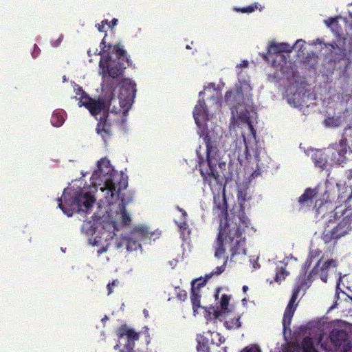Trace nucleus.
Returning <instances> with one entry per match:
<instances>
[{
    "mask_svg": "<svg viewBox=\"0 0 352 352\" xmlns=\"http://www.w3.org/2000/svg\"><path fill=\"white\" fill-rule=\"evenodd\" d=\"M241 352H261V351L258 346L250 345L244 348Z\"/></svg>",
    "mask_w": 352,
    "mask_h": 352,
    "instance_id": "42",
    "label": "nucleus"
},
{
    "mask_svg": "<svg viewBox=\"0 0 352 352\" xmlns=\"http://www.w3.org/2000/svg\"><path fill=\"white\" fill-rule=\"evenodd\" d=\"M204 310V316L207 320V322H215L217 320H222L223 318L221 316V312L219 307L214 308L213 306L201 307Z\"/></svg>",
    "mask_w": 352,
    "mask_h": 352,
    "instance_id": "18",
    "label": "nucleus"
},
{
    "mask_svg": "<svg viewBox=\"0 0 352 352\" xmlns=\"http://www.w3.org/2000/svg\"><path fill=\"white\" fill-rule=\"evenodd\" d=\"M105 37L100 43L101 50L98 54L102 57L99 66L102 69L103 77L109 76L116 78L123 74L126 67L131 65V60L120 43L114 45L106 44Z\"/></svg>",
    "mask_w": 352,
    "mask_h": 352,
    "instance_id": "3",
    "label": "nucleus"
},
{
    "mask_svg": "<svg viewBox=\"0 0 352 352\" xmlns=\"http://www.w3.org/2000/svg\"><path fill=\"white\" fill-rule=\"evenodd\" d=\"M345 175L349 182L352 181V169L347 170Z\"/></svg>",
    "mask_w": 352,
    "mask_h": 352,
    "instance_id": "51",
    "label": "nucleus"
},
{
    "mask_svg": "<svg viewBox=\"0 0 352 352\" xmlns=\"http://www.w3.org/2000/svg\"><path fill=\"white\" fill-rule=\"evenodd\" d=\"M327 27L330 28L333 33L338 36L340 34V30H338V17L330 18L329 20L324 21Z\"/></svg>",
    "mask_w": 352,
    "mask_h": 352,
    "instance_id": "31",
    "label": "nucleus"
},
{
    "mask_svg": "<svg viewBox=\"0 0 352 352\" xmlns=\"http://www.w3.org/2000/svg\"><path fill=\"white\" fill-rule=\"evenodd\" d=\"M296 299L290 298L289 301L287 304V306L286 307V309L289 310H294L296 311L297 307V304L296 303Z\"/></svg>",
    "mask_w": 352,
    "mask_h": 352,
    "instance_id": "44",
    "label": "nucleus"
},
{
    "mask_svg": "<svg viewBox=\"0 0 352 352\" xmlns=\"http://www.w3.org/2000/svg\"><path fill=\"white\" fill-rule=\"evenodd\" d=\"M250 129H251L252 131H254V135H255V131H254V128H253V126H252V125L251 124H250Z\"/></svg>",
    "mask_w": 352,
    "mask_h": 352,
    "instance_id": "61",
    "label": "nucleus"
},
{
    "mask_svg": "<svg viewBox=\"0 0 352 352\" xmlns=\"http://www.w3.org/2000/svg\"><path fill=\"white\" fill-rule=\"evenodd\" d=\"M340 118L334 117H327L324 120V124L328 127H338L340 125Z\"/></svg>",
    "mask_w": 352,
    "mask_h": 352,
    "instance_id": "36",
    "label": "nucleus"
},
{
    "mask_svg": "<svg viewBox=\"0 0 352 352\" xmlns=\"http://www.w3.org/2000/svg\"><path fill=\"white\" fill-rule=\"evenodd\" d=\"M129 329L127 327L126 324L122 325L117 330V336H118L119 338H121L124 336H126V332Z\"/></svg>",
    "mask_w": 352,
    "mask_h": 352,
    "instance_id": "40",
    "label": "nucleus"
},
{
    "mask_svg": "<svg viewBox=\"0 0 352 352\" xmlns=\"http://www.w3.org/2000/svg\"><path fill=\"white\" fill-rule=\"evenodd\" d=\"M120 210L121 216H122V225H124V226L129 225L131 219L129 214L127 212V211L125 208V206L123 204L120 207Z\"/></svg>",
    "mask_w": 352,
    "mask_h": 352,
    "instance_id": "35",
    "label": "nucleus"
},
{
    "mask_svg": "<svg viewBox=\"0 0 352 352\" xmlns=\"http://www.w3.org/2000/svg\"><path fill=\"white\" fill-rule=\"evenodd\" d=\"M352 142L351 127L345 128L338 142L330 144L327 148V155L334 164L342 165L348 160V155L352 153L349 143Z\"/></svg>",
    "mask_w": 352,
    "mask_h": 352,
    "instance_id": "6",
    "label": "nucleus"
},
{
    "mask_svg": "<svg viewBox=\"0 0 352 352\" xmlns=\"http://www.w3.org/2000/svg\"><path fill=\"white\" fill-rule=\"evenodd\" d=\"M287 265V263L284 261L280 262V264L277 265L274 278L276 282H281L289 275V272L286 270Z\"/></svg>",
    "mask_w": 352,
    "mask_h": 352,
    "instance_id": "22",
    "label": "nucleus"
},
{
    "mask_svg": "<svg viewBox=\"0 0 352 352\" xmlns=\"http://www.w3.org/2000/svg\"><path fill=\"white\" fill-rule=\"evenodd\" d=\"M240 316L234 317L230 320H226L224 322V326L228 329H238L241 327Z\"/></svg>",
    "mask_w": 352,
    "mask_h": 352,
    "instance_id": "33",
    "label": "nucleus"
},
{
    "mask_svg": "<svg viewBox=\"0 0 352 352\" xmlns=\"http://www.w3.org/2000/svg\"><path fill=\"white\" fill-rule=\"evenodd\" d=\"M180 228L182 229H186V227H187V223L186 221H184L181 223V225L179 226Z\"/></svg>",
    "mask_w": 352,
    "mask_h": 352,
    "instance_id": "54",
    "label": "nucleus"
},
{
    "mask_svg": "<svg viewBox=\"0 0 352 352\" xmlns=\"http://www.w3.org/2000/svg\"><path fill=\"white\" fill-rule=\"evenodd\" d=\"M318 41H319V43H320V45H324L323 43H324V42H322V41H320V39H318Z\"/></svg>",
    "mask_w": 352,
    "mask_h": 352,
    "instance_id": "63",
    "label": "nucleus"
},
{
    "mask_svg": "<svg viewBox=\"0 0 352 352\" xmlns=\"http://www.w3.org/2000/svg\"><path fill=\"white\" fill-rule=\"evenodd\" d=\"M318 192L316 189L307 188L304 193L299 197L298 202L302 207H309L312 205Z\"/></svg>",
    "mask_w": 352,
    "mask_h": 352,
    "instance_id": "17",
    "label": "nucleus"
},
{
    "mask_svg": "<svg viewBox=\"0 0 352 352\" xmlns=\"http://www.w3.org/2000/svg\"><path fill=\"white\" fill-rule=\"evenodd\" d=\"M204 141L206 146V159L199 155L198 166L200 174L205 184H208L214 194L213 211L219 217H224L220 220L218 236L222 238L226 242L230 243L231 258L236 254H245L244 248L245 237L243 233L248 228L250 220L245 215L244 207L241 203L237 208H240V214L228 218V204L225 195V185L223 176L221 175L217 170V165L220 169L224 168L225 163L220 162L219 151L214 142L212 141L207 132L204 134Z\"/></svg>",
    "mask_w": 352,
    "mask_h": 352,
    "instance_id": "1",
    "label": "nucleus"
},
{
    "mask_svg": "<svg viewBox=\"0 0 352 352\" xmlns=\"http://www.w3.org/2000/svg\"><path fill=\"white\" fill-rule=\"evenodd\" d=\"M303 352H318L314 346L313 340L309 337H306L301 342Z\"/></svg>",
    "mask_w": 352,
    "mask_h": 352,
    "instance_id": "30",
    "label": "nucleus"
},
{
    "mask_svg": "<svg viewBox=\"0 0 352 352\" xmlns=\"http://www.w3.org/2000/svg\"><path fill=\"white\" fill-rule=\"evenodd\" d=\"M225 240L217 236V247L214 252V256L217 258H221L225 254L226 250L223 247V241Z\"/></svg>",
    "mask_w": 352,
    "mask_h": 352,
    "instance_id": "32",
    "label": "nucleus"
},
{
    "mask_svg": "<svg viewBox=\"0 0 352 352\" xmlns=\"http://www.w3.org/2000/svg\"><path fill=\"white\" fill-rule=\"evenodd\" d=\"M331 342L337 352H348L351 348L348 334L343 329H333L329 335Z\"/></svg>",
    "mask_w": 352,
    "mask_h": 352,
    "instance_id": "11",
    "label": "nucleus"
},
{
    "mask_svg": "<svg viewBox=\"0 0 352 352\" xmlns=\"http://www.w3.org/2000/svg\"><path fill=\"white\" fill-rule=\"evenodd\" d=\"M321 253V251L319 250H316L314 252H311L309 253V256H307L306 261L302 265L301 272L299 275L305 274V276H308L309 274H307L308 269L310 267L313 259L320 255Z\"/></svg>",
    "mask_w": 352,
    "mask_h": 352,
    "instance_id": "24",
    "label": "nucleus"
},
{
    "mask_svg": "<svg viewBox=\"0 0 352 352\" xmlns=\"http://www.w3.org/2000/svg\"><path fill=\"white\" fill-rule=\"evenodd\" d=\"M204 94V91H201L199 92V98H201V96H203Z\"/></svg>",
    "mask_w": 352,
    "mask_h": 352,
    "instance_id": "62",
    "label": "nucleus"
},
{
    "mask_svg": "<svg viewBox=\"0 0 352 352\" xmlns=\"http://www.w3.org/2000/svg\"><path fill=\"white\" fill-rule=\"evenodd\" d=\"M243 95L241 86L236 85L234 89L228 90L224 96L225 102L230 107L233 113V107L235 103H240L243 101Z\"/></svg>",
    "mask_w": 352,
    "mask_h": 352,
    "instance_id": "13",
    "label": "nucleus"
},
{
    "mask_svg": "<svg viewBox=\"0 0 352 352\" xmlns=\"http://www.w3.org/2000/svg\"><path fill=\"white\" fill-rule=\"evenodd\" d=\"M107 319V316H105V318H102V320H106Z\"/></svg>",
    "mask_w": 352,
    "mask_h": 352,
    "instance_id": "64",
    "label": "nucleus"
},
{
    "mask_svg": "<svg viewBox=\"0 0 352 352\" xmlns=\"http://www.w3.org/2000/svg\"><path fill=\"white\" fill-rule=\"evenodd\" d=\"M327 50L326 56L334 63H340L346 58L347 52L345 47L346 38L338 36L336 41L324 43Z\"/></svg>",
    "mask_w": 352,
    "mask_h": 352,
    "instance_id": "9",
    "label": "nucleus"
},
{
    "mask_svg": "<svg viewBox=\"0 0 352 352\" xmlns=\"http://www.w3.org/2000/svg\"><path fill=\"white\" fill-rule=\"evenodd\" d=\"M211 277H212V274H208V275L206 276L205 278H199L195 279L192 281L191 286L193 285V284H194V285L195 287H197L198 290L201 291V289L206 285L208 280L209 278H210Z\"/></svg>",
    "mask_w": 352,
    "mask_h": 352,
    "instance_id": "34",
    "label": "nucleus"
},
{
    "mask_svg": "<svg viewBox=\"0 0 352 352\" xmlns=\"http://www.w3.org/2000/svg\"><path fill=\"white\" fill-rule=\"evenodd\" d=\"M118 19H113L110 22L108 21V24H107L110 29H113L118 24Z\"/></svg>",
    "mask_w": 352,
    "mask_h": 352,
    "instance_id": "49",
    "label": "nucleus"
},
{
    "mask_svg": "<svg viewBox=\"0 0 352 352\" xmlns=\"http://www.w3.org/2000/svg\"><path fill=\"white\" fill-rule=\"evenodd\" d=\"M338 199H340V201H349L352 199V190H350L349 194L346 199L341 195H339Z\"/></svg>",
    "mask_w": 352,
    "mask_h": 352,
    "instance_id": "47",
    "label": "nucleus"
},
{
    "mask_svg": "<svg viewBox=\"0 0 352 352\" xmlns=\"http://www.w3.org/2000/svg\"><path fill=\"white\" fill-rule=\"evenodd\" d=\"M58 208L67 214L72 217L74 211L91 208L95 202L94 197L90 192L83 193L81 190H74L65 189L60 198H58Z\"/></svg>",
    "mask_w": 352,
    "mask_h": 352,
    "instance_id": "4",
    "label": "nucleus"
},
{
    "mask_svg": "<svg viewBox=\"0 0 352 352\" xmlns=\"http://www.w3.org/2000/svg\"><path fill=\"white\" fill-rule=\"evenodd\" d=\"M248 66V62L247 60H242L240 63V67H247Z\"/></svg>",
    "mask_w": 352,
    "mask_h": 352,
    "instance_id": "52",
    "label": "nucleus"
},
{
    "mask_svg": "<svg viewBox=\"0 0 352 352\" xmlns=\"http://www.w3.org/2000/svg\"><path fill=\"white\" fill-rule=\"evenodd\" d=\"M40 53V49L38 48V47L34 44V50L32 53V56L33 58H36L38 55V54Z\"/></svg>",
    "mask_w": 352,
    "mask_h": 352,
    "instance_id": "48",
    "label": "nucleus"
},
{
    "mask_svg": "<svg viewBox=\"0 0 352 352\" xmlns=\"http://www.w3.org/2000/svg\"><path fill=\"white\" fill-rule=\"evenodd\" d=\"M304 43L302 40H297L293 47V48H297L299 47V50H301L303 45L300 46V44ZM292 47L286 43H276L272 42L267 47V53L266 54L269 56H274V54H282L283 52H291Z\"/></svg>",
    "mask_w": 352,
    "mask_h": 352,
    "instance_id": "12",
    "label": "nucleus"
},
{
    "mask_svg": "<svg viewBox=\"0 0 352 352\" xmlns=\"http://www.w3.org/2000/svg\"><path fill=\"white\" fill-rule=\"evenodd\" d=\"M118 284H119V280L117 279L113 280L111 282H109L107 284V288L108 290V295L113 293V287H114V286H118Z\"/></svg>",
    "mask_w": 352,
    "mask_h": 352,
    "instance_id": "43",
    "label": "nucleus"
},
{
    "mask_svg": "<svg viewBox=\"0 0 352 352\" xmlns=\"http://www.w3.org/2000/svg\"><path fill=\"white\" fill-rule=\"evenodd\" d=\"M136 94V85L133 81H125L122 84L118 96L119 109L113 105L109 113H104L100 116L97 120L96 133L101 136L104 142H107L112 136L111 126L117 119L111 118V115L118 116L121 118L122 122L125 121L128 111L133 102Z\"/></svg>",
    "mask_w": 352,
    "mask_h": 352,
    "instance_id": "2",
    "label": "nucleus"
},
{
    "mask_svg": "<svg viewBox=\"0 0 352 352\" xmlns=\"http://www.w3.org/2000/svg\"><path fill=\"white\" fill-rule=\"evenodd\" d=\"M262 57L266 61H271L273 67H282L286 63V58L283 54H274V56L263 54Z\"/></svg>",
    "mask_w": 352,
    "mask_h": 352,
    "instance_id": "21",
    "label": "nucleus"
},
{
    "mask_svg": "<svg viewBox=\"0 0 352 352\" xmlns=\"http://www.w3.org/2000/svg\"><path fill=\"white\" fill-rule=\"evenodd\" d=\"M221 288H217L216 289V292H215V294H214V296L215 298V299L217 300L218 298V296H219V292L221 291Z\"/></svg>",
    "mask_w": 352,
    "mask_h": 352,
    "instance_id": "53",
    "label": "nucleus"
},
{
    "mask_svg": "<svg viewBox=\"0 0 352 352\" xmlns=\"http://www.w3.org/2000/svg\"><path fill=\"white\" fill-rule=\"evenodd\" d=\"M201 291L198 290L197 287H195L194 285H192L190 292V301L192 303L194 315L197 314L199 313L198 309L202 307L201 305Z\"/></svg>",
    "mask_w": 352,
    "mask_h": 352,
    "instance_id": "19",
    "label": "nucleus"
},
{
    "mask_svg": "<svg viewBox=\"0 0 352 352\" xmlns=\"http://www.w3.org/2000/svg\"><path fill=\"white\" fill-rule=\"evenodd\" d=\"M97 52H98V49H96V50L94 52V53L92 54V52H91L90 50H89L87 51V54L89 55V56H91L93 54H97Z\"/></svg>",
    "mask_w": 352,
    "mask_h": 352,
    "instance_id": "55",
    "label": "nucleus"
},
{
    "mask_svg": "<svg viewBox=\"0 0 352 352\" xmlns=\"http://www.w3.org/2000/svg\"><path fill=\"white\" fill-rule=\"evenodd\" d=\"M79 89H82V87H78L77 91H76V94L80 95V99L81 96H82V91H80Z\"/></svg>",
    "mask_w": 352,
    "mask_h": 352,
    "instance_id": "58",
    "label": "nucleus"
},
{
    "mask_svg": "<svg viewBox=\"0 0 352 352\" xmlns=\"http://www.w3.org/2000/svg\"><path fill=\"white\" fill-rule=\"evenodd\" d=\"M242 289L243 292H246L248 289V287L247 285H243Z\"/></svg>",
    "mask_w": 352,
    "mask_h": 352,
    "instance_id": "59",
    "label": "nucleus"
},
{
    "mask_svg": "<svg viewBox=\"0 0 352 352\" xmlns=\"http://www.w3.org/2000/svg\"><path fill=\"white\" fill-rule=\"evenodd\" d=\"M311 285L310 279L305 274L298 275L291 297L297 300L300 292L301 290H306Z\"/></svg>",
    "mask_w": 352,
    "mask_h": 352,
    "instance_id": "16",
    "label": "nucleus"
},
{
    "mask_svg": "<svg viewBox=\"0 0 352 352\" xmlns=\"http://www.w3.org/2000/svg\"><path fill=\"white\" fill-rule=\"evenodd\" d=\"M329 205L330 204L328 203L322 204L318 210V213L320 214L324 210V209L328 208Z\"/></svg>",
    "mask_w": 352,
    "mask_h": 352,
    "instance_id": "50",
    "label": "nucleus"
},
{
    "mask_svg": "<svg viewBox=\"0 0 352 352\" xmlns=\"http://www.w3.org/2000/svg\"><path fill=\"white\" fill-rule=\"evenodd\" d=\"M310 94L305 91L287 94V102L294 107H308V99Z\"/></svg>",
    "mask_w": 352,
    "mask_h": 352,
    "instance_id": "14",
    "label": "nucleus"
},
{
    "mask_svg": "<svg viewBox=\"0 0 352 352\" xmlns=\"http://www.w3.org/2000/svg\"><path fill=\"white\" fill-rule=\"evenodd\" d=\"M108 24V20L107 19H104V20H102L100 23H98L96 25V28L98 29V30L100 32H105L104 30V26Z\"/></svg>",
    "mask_w": 352,
    "mask_h": 352,
    "instance_id": "46",
    "label": "nucleus"
},
{
    "mask_svg": "<svg viewBox=\"0 0 352 352\" xmlns=\"http://www.w3.org/2000/svg\"><path fill=\"white\" fill-rule=\"evenodd\" d=\"M257 8L258 3H255L254 4L243 8H235L234 10H236V12H241L242 13L250 14L254 12L256 10H257Z\"/></svg>",
    "mask_w": 352,
    "mask_h": 352,
    "instance_id": "38",
    "label": "nucleus"
},
{
    "mask_svg": "<svg viewBox=\"0 0 352 352\" xmlns=\"http://www.w3.org/2000/svg\"><path fill=\"white\" fill-rule=\"evenodd\" d=\"M328 155L327 153H324L322 151H316L311 155V159L314 163L315 166L320 168L322 170H324L327 167Z\"/></svg>",
    "mask_w": 352,
    "mask_h": 352,
    "instance_id": "20",
    "label": "nucleus"
},
{
    "mask_svg": "<svg viewBox=\"0 0 352 352\" xmlns=\"http://www.w3.org/2000/svg\"><path fill=\"white\" fill-rule=\"evenodd\" d=\"M321 253V251L319 250H316L314 252H311L309 253V256H307L306 261L302 265L301 272L299 275L305 274V276H308L309 274H307L308 269L310 267L313 259L320 255Z\"/></svg>",
    "mask_w": 352,
    "mask_h": 352,
    "instance_id": "25",
    "label": "nucleus"
},
{
    "mask_svg": "<svg viewBox=\"0 0 352 352\" xmlns=\"http://www.w3.org/2000/svg\"><path fill=\"white\" fill-rule=\"evenodd\" d=\"M106 249L102 248H100L98 250V255H100L101 254L104 253V252H106Z\"/></svg>",
    "mask_w": 352,
    "mask_h": 352,
    "instance_id": "56",
    "label": "nucleus"
},
{
    "mask_svg": "<svg viewBox=\"0 0 352 352\" xmlns=\"http://www.w3.org/2000/svg\"><path fill=\"white\" fill-rule=\"evenodd\" d=\"M179 211L182 212V216L184 217V219H186V217L187 216V213L184 210V209H182V208H179Z\"/></svg>",
    "mask_w": 352,
    "mask_h": 352,
    "instance_id": "57",
    "label": "nucleus"
},
{
    "mask_svg": "<svg viewBox=\"0 0 352 352\" xmlns=\"http://www.w3.org/2000/svg\"><path fill=\"white\" fill-rule=\"evenodd\" d=\"M126 248L129 251L137 250L141 247V245L136 241L133 240L131 237L126 239Z\"/></svg>",
    "mask_w": 352,
    "mask_h": 352,
    "instance_id": "37",
    "label": "nucleus"
},
{
    "mask_svg": "<svg viewBox=\"0 0 352 352\" xmlns=\"http://www.w3.org/2000/svg\"><path fill=\"white\" fill-rule=\"evenodd\" d=\"M126 333L128 343L126 344V347L128 350H132L134 347V342L140 338V334L135 332L133 329H129Z\"/></svg>",
    "mask_w": 352,
    "mask_h": 352,
    "instance_id": "28",
    "label": "nucleus"
},
{
    "mask_svg": "<svg viewBox=\"0 0 352 352\" xmlns=\"http://www.w3.org/2000/svg\"><path fill=\"white\" fill-rule=\"evenodd\" d=\"M231 296L227 294H223L221 300H220V311L221 312V316L223 318H226V316L230 312L229 309V303L230 300Z\"/></svg>",
    "mask_w": 352,
    "mask_h": 352,
    "instance_id": "27",
    "label": "nucleus"
},
{
    "mask_svg": "<svg viewBox=\"0 0 352 352\" xmlns=\"http://www.w3.org/2000/svg\"><path fill=\"white\" fill-rule=\"evenodd\" d=\"M294 312L295 311L294 310H289L286 309L285 310L282 322L283 331L285 333L287 329L290 331V325Z\"/></svg>",
    "mask_w": 352,
    "mask_h": 352,
    "instance_id": "29",
    "label": "nucleus"
},
{
    "mask_svg": "<svg viewBox=\"0 0 352 352\" xmlns=\"http://www.w3.org/2000/svg\"><path fill=\"white\" fill-rule=\"evenodd\" d=\"M269 79L270 81L274 82V75H270Z\"/></svg>",
    "mask_w": 352,
    "mask_h": 352,
    "instance_id": "60",
    "label": "nucleus"
},
{
    "mask_svg": "<svg viewBox=\"0 0 352 352\" xmlns=\"http://www.w3.org/2000/svg\"><path fill=\"white\" fill-rule=\"evenodd\" d=\"M338 265L337 259H327L322 263V258H320L312 270L307 276L312 283L313 280L319 277L324 283L328 280L329 271L331 268H336Z\"/></svg>",
    "mask_w": 352,
    "mask_h": 352,
    "instance_id": "10",
    "label": "nucleus"
},
{
    "mask_svg": "<svg viewBox=\"0 0 352 352\" xmlns=\"http://www.w3.org/2000/svg\"><path fill=\"white\" fill-rule=\"evenodd\" d=\"M132 234L136 237V236H141L144 237L147 236L148 232L146 229L144 228H135L133 230V232H132Z\"/></svg>",
    "mask_w": 352,
    "mask_h": 352,
    "instance_id": "39",
    "label": "nucleus"
},
{
    "mask_svg": "<svg viewBox=\"0 0 352 352\" xmlns=\"http://www.w3.org/2000/svg\"><path fill=\"white\" fill-rule=\"evenodd\" d=\"M177 298L181 301H184L187 298V292L179 289V292H177Z\"/></svg>",
    "mask_w": 352,
    "mask_h": 352,
    "instance_id": "45",
    "label": "nucleus"
},
{
    "mask_svg": "<svg viewBox=\"0 0 352 352\" xmlns=\"http://www.w3.org/2000/svg\"><path fill=\"white\" fill-rule=\"evenodd\" d=\"M197 352H210L209 340L203 334L197 336Z\"/></svg>",
    "mask_w": 352,
    "mask_h": 352,
    "instance_id": "23",
    "label": "nucleus"
},
{
    "mask_svg": "<svg viewBox=\"0 0 352 352\" xmlns=\"http://www.w3.org/2000/svg\"><path fill=\"white\" fill-rule=\"evenodd\" d=\"M79 90L82 91V96L78 102L79 106H84L96 120L98 119V116L100 114L104 116L106 113H109L111 106L116 102V98L113 91L106 94L104 97L94 99L82 89H79Z\"/></svg>",
    "mask_w": 352,
    "mask_h": 352,
    "instance_id": "7",
    "label": "nucleus"
},
{
    "mask_svg": "<svg viewBox=\"0 0 352 352\" xmlns=\"http://www.w3.org/2000/svg\"><path fill=\"white\" fill-rule=\"evenodd\" d=\"M226 263H227V258L224 261L223 264L222 265L217 267L215 268V270L210 274H212V276L214 274H215V275L221 274L222 272H224Z\"/></svg>",
    "mask_w": 352,
    "mask_h": 352,
    "instance_id": "41",
    "label": "nucleus"
},
{
    "mask_svg": "<svg viewBox=\"0 0 352 352\" xmlns=\"http://www.w3.org/2000/svg\"><path fill=\"white\" fill-rule=\"evenodd\" d=\"M64 113L62 110L54 111L51 118L52 124L56 127L62 126L65 122Z\"/></svg>",
    "mask_w": 352,
    "mask_h": 352,
    "instance_id": "26",
    "label": "nucleus"
},
{
    "mask_svg": "<svg viewBox=\"0 0 352 352\" xmlns=\"http://www.w3.org/2000/svg\"><path fill=\"white\" fill-rule=\"evenodd\" d=\"M208 110L203 98H199L193 111V117L196 124L201 126L200 119L208 120Z\"/></svg>",
    "mask_w": 352,
    "mask_h": 352,
    "instance_id": "15",
    "label": "nucleus"
},
{
    "mask_svg": "<svg viewBox=\"0 0 352 352\" xmlns=\"http://www.w3.org/2000/svg\"><path fill=\"white\" fill-rule=\"evenodd\" d=\"M333 217L336 218L338 214L341 213L343 216L342 219L338 223V226L331 231V236L329 237L326 234L324 239L326 243L331 239H338L345 234H348L351 230L352 223V208H346L341 210V207H336L333 211L331 212Z\"/></svg>",
    "mask_w": 352,
    "mask_h": 352,
    "instance_id": "8",
    "label": "nucleus"
},
{
    "mask_svg": "<svg viewBox=\"0 0 352 352\" xmlns=\"http://www.w3.org/2000/svg\"><path fill=\"white\" fill-rule=\"evenodd\" d=\"M98 167L99 170L102 173L103 170L102 167H107L108 170L107 174H103V181L106 189L111 192L112 198L117 197L124 199L122 195V190L126 189L128 186V181L126 177L122 174L118 173L117 171L111 168L110 162L106 159H101L98 162Z\"/></svg>",
    "mask_w": 352,
    "mask_h": 352,
    "instance_id": "5",
    "label": "nucleus"
}]
</instances>
